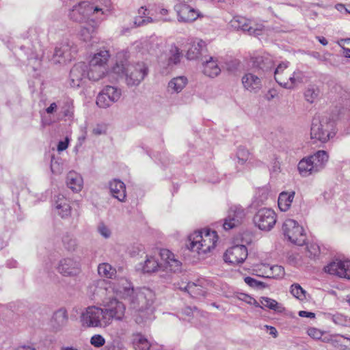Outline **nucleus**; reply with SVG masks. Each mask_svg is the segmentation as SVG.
Wrapping results in <instances>:
<instances>
[{"instance_id":"obj_37","label":"nucleus","mask_w":350,"mask_h":350,"mask_svg":"<svg viewBox=\"0 0 350 350\" xmlns=\"http://www.w3.org/2000/svg\"><path fill=\"white\" fill-rule=\"evenodd\" d=\"M110 55L107 50L103 49L97 51L91 58L90 63L96 66L107 68V62L109 61Z\"/></svg>"},{"instance_id":"obj_51","label":"nucleus","mask_w":350,"mask_h":350,"mask_svg":"<svg viewBox=\"0 0 350 350\" xmlns=\"http://www.w3.org/2000/svg\"><path fill=\"white\" fill-rule=\"evenodd\" d=\"M104 350H127L124 344L118 340H113L109 342L105 347Z\"/></svg>"},{"instance_id":"obj_40","label":"nucleus","mask_w":350,"mask_h":350,"mask_svg":"<svg viewBox=\"0 0 350 350\" xmlns=\"http://www.w3.org/2000/svg\"><path fill=\"white\" fill-rule=\"evenodd\" d=\"M185 291L193 297H198L199 296H204L205 291L201 285L197 284L194 282H189L184 288Z\"/></svg>"},{"instance_id":"obj_38","label":"nucleus","mask_w":350,"mask_h":350,"mask_svg":"<svg viewBox=\"0 0 350 350\" xmlns=\"http://www.w3.org/2000/svg\"><path fill=\"white\" fill-rule=\"evenodd\" d=\"M289 66L288 62H283L280 63L274 71V78L275 81L282 87L283 83H284L288 77L286 75V70Z\"/></svg>"},{"instance_id":"obj_36","label":"nucleus","mask_w":350,"mask_h":350,"mask_svg":"<svg viewBox=\"0 0 350 350\" xmlns=\"http://www.w3.org/2000/svg\"><path fill=\"white\" fill-rule=\"evenodd\" d=\"M187 79L184 76L174 77L170 81L167 91L170 93H179L186 86Z\"/></svg>"},{"instance_id":"obj_28","label":"nucleus","mask_w":350,"mask_h":350,"mask_svg":"<svg viewBox=\"0 0 350 350\" xmlns=\"http://www.w3.org/2000/svg\"><path fill=\"white\" fill-rule=\"evenodd\" d=\"M61 100L53 102L50 105L45 108V113L49 116L45 117V124H50L58 122L61 120L62 114L59 113Z\"/></svg>"},{"instance_id":"obj_47","label":"nucleus","mask_w":350,"mask_h":350,"mask_svg":"<svg viewBox=\"0 0 350 350\" xmlns=\"http://www.w3.org/2000/svg\"><path fill=\"white\" fill-rule=\"evenodd\" d=\"M291 294L299 300L306 299V291L298 284H293L291 286Z\"/></svg>"},{"instance_id":"obj_41","label":"nucleus","mask_w":350,"mask_h":350,"mask_svg":"<svg viewBox=\"0 0 350 350\" xmlns=\"http://www.w3.org/2000/svg\"><path fill=\"white\" fill-rule=\"evenodd\" d=\"M96 27L93 25L88 24V26H83L81 29L79 36L84 42H88L93 38Z\"/></svg>"},{"instance_id":"obj_62","label":"nucleus","mask_w":350,"mask_h":350,"mask_svg":"<svg viewBox=\"0 0 350 350\" xmlns=\"http://www.w3.org/2000/svg\"><path fill=\"white\" fill-rule=\"evenodd\" d=\"M193 310H197V308L194 307ZM183 313L187 316H189L191 314L193 313V308L191 307H186L185 309H183Z\"/></svg>"},{"instance_id":"obj_16","label":"nucleus","mask_w":350,"mask_h":350,"mask_svg":"<svg viewBox=\"0 0 350 350\" xmlns=\"http://www.w3.org/2000/svg\"><path fill=\"white\" fill-rule=\"evenodd\" d=\"M174 9L177 13L179 22L191 23L200 16V12L189 5L187 3L180 2L175 5Z\"/></svg>"},{"instance_id":"obj_15","label":"nucleus","mask_w":350,"mask_h":350,"mask_svg":"<svg viewBox=\"0 0 350 350\" xmlns=\"http://www.w3.org/2000/svg\"><path fill=\"white\" fill-rule=\"evenodd\" d=\"M57 270L63 276H76L81 272V264L74 258H65L59 262Z\"/></svg>"},{"instance_id":"obj_5","label":"nucleus","mask_w":350,"mask_h":350,"mask_svg":"<svg viewBox=\"0 0 350 350\" xmlns=\"http://www.w3.org/2000/svg\"><path fill=\"white\" fill-rule=\"evenodd\" d=\"M107 3L103 8L98 7H94V4L89 1H81L77 5H75L69 12L70 18L77 23H88L89 17L91 15H94L99 12L103 14H106L109 11V1H105Z\"/></svg>"},{"instance_id":"obj_30","label":"nucleus","mask_w":350,"mask_h":350,"mask_svg":"<svg viewBox=\"0 0 350 350\" xmlns=\"http://www.w3.org/2000/svg\"><path fill=\"white\" fill-rule=\"evenodd\" d=\"M206 50V44L202 40L196 39L193 40L187 53L188 59H196L199 58L202 53Z\"/></svg>"},{"instance_id":"obj_10","label":"nucleus","mask_w":350,"mask_h":350,"mask_svg":"<svg viewBox=\"0 0 350 350\" xmlns=\"http://www.w3.org/2000/svg\"><path fill=\"white\" fill-rule=\"evenodd\" d=\"M124 304L116 299H109L105 305L103 311L104 320L109 326L113 320L122 321L125 314Z\"/></svg>"},{"instance_id":"obj_18","label":"nucleus","mask_w":350,"mask_h":350,"mask_svg":"<svg viewBox=\"0 0 350 350\" xmlns=\"http://www.w3.org/2000/svg\"><path fill=\"white\" fill-rule=\"evenodd\" d=\"M88 65L85 62L75 64L70 71V85L72 88H79L88 77Z\"/></svg>"},{"instance_id":"obj_2","label":"nucleus","mask_w":350,"mask_h":350,"mask_svg":"<svg viewBox=\"0 0 350 350\" xmlns=\"http://www.w3.org/2000/svg\"><path fill=\"white\" fill-rule=\"evenodd\" d=\"M189 249L200 254H206L215 248L218 236L215 230L204 229L196 231L189 237Z\"/></svg>"},{"instance_id":"obj_48","label":"nucleus","mask_w":350,"mask_h":350,"mask_svg":"<svg viewBox=\"0 0 350 350\" xmlns=\"http://www.w3.org/2000/svg\"><path fill=\"white\" fill-rule=\"evenodd\" d=\"M319 95V90L313 85L309 86L304 93L306 100L312 103Z\"/></svg>"},{"instance_id":"obj_44","label":"nucleus","mask_w":350,"mask_h":350,"mask_svg":"<svg viewBox=\"0 0 350 350\" xmlns=\"http://www.w3.org/2000/svg\"><path fill=\"white\" fill-rule=\"evenodd\" d=\"M115 269L108 263L100 264L98 267V273L100 276L111 278L115 274Z\"/></svg>"},{"instance_id":"obj_25","label":"nucleus","mask_w":350,"mask_h":350,"mask_svg":"<svg viewBox=\"0 0 350 350\" xmlns=\"http://www.w3.org/2000/svg\"><path fill=\"white\" fill-rule=\"evenodd\" d=\"M230 25L237 30L247 31L250 35H258V29H254L250 25V21L243 16H235L230 21Z\"/></svg>"},{"instance_id":"obj_20","label":"nucleus","mask_w":350,"mask_h":350,"mask_svg":"<svg viewBox=\"0 0 350 350\" xmlns=\"http://www.w3.org/2000/svg\"><path fill=\"white\" fill-rule=\"evenodd\" d=\"M112 288L117 296L128 301L135 292L131 283L124 278L114 282Z\"/></svg>"},{"instance_id":"obj_32","label":"nucleus","mask_w":350,"mask_h":350,"mask_svg":"<svg viewBox=\"0 0 350 350\" xmlns=\"http://www.w3.org/2000/svg\"><path fill=\"white\" fill-rule=\"evenodd\" d=\"M305 77L302 71L299 70H295L283 83L282 88L288 90L293 89L295 86L304 83Z\"/></svg>"},{"instance_id":"obj_59","label":"nucleus","mask_w":350,"mask_h":350,"mask_svg":"<svg viewBox=\"0 0 350 350\" xmlns=\"http://www.w3.org/2000/svg\"><path fill=\"white\" fill-rule=\"evenodd\" d=\"M299 316L301 317H306L310 319H314L315 317V314L312 312H308L305 310H301L299 312Z\"/></svg>"},{"instance_id":"obj_52","label":"nucleus","mask_w":350,"mask_h":350,"mask_svg":"<svg viewBox=\"0 0 350 350\" xmlns=\"http://www.w3.org/2000/svg\"><path fill=\"white\" fill-rule=\"evenodd\" d=\"M90 342L93 347L100 348L105 345V339L101 334H94L90 338Z\"/></svg>"},{"instance_id":"obj_33","label":"nucleus","mask_w":350,"mask_h":350,"mask_svg":"<svg viewBox=\"0 0 350 350\" xmlns=\"http://www.w3.org/2000/svg\"><path fill=\"white\" fill-rule=\"evenodd\" d=\"M133 344L135 350H162L161 347L157 345H150L141 334L135 335Z\"/></svg>"},{"instance_id":"obj_56","label":"nucleus","mask_w":350,"mask_h":350,"mask_svg":"<svg viewBox=\"0 0 350 350\" xmlns=\"http://www.w3.org/2000/svg\"><path fill=\"white\" fill-rule=\"evenodd\" d=\"M98 231L105 238H109L111 235L110 230L103 223L98 225Z\"/></svg>"},{"instance_id":"obj_39","label":"nucleus","mask_w":350,"mask_h":350,"mask_svg":"<svg viewBox=\"0 0 350 350\" xmlns=\"http://www.w3.org/2000/svg\"><path fill=\"white\" fill-rule=\"evenodd\" d=\"M260 303L262 305V306H260L261 308L266 307L279 312H282L284 310V308L282 304L269 297H261Z\"/></svg>"},{"instance_id":"obj_54","label":"nucleus","mask_w":350,"mask_h":350,"mask_svg":"<svg viewBox=\"0 0 350 350\" xmlns=\"http://www.w3.org/2000/svg\"><path fill=\"white\" fill-rule=\"evenodd\" d=\"M332 320L336 325H346V317L340 314H334L332 317Z\"/></svg>"},{"instance_id":"obj_50","label":"nucleus","mask_w":350,"mask_h":350,"mask_svg":"<svg viewBox=\"0 0 350 350\" xmlns=\"http://www.w3.org/2000/svg\"><path fill=\"white\" fill-rule=\"evenodd\" d=\"M244 281L248 286L256 289H263L267 287L265 283L258 281L252 277H245L244 278Z\"/></svg>"},{"instance_id":"obj_1","label":"nucleus","mask_w":350,"mask_h":350,"mask_svg":"<svg viewBox=\"0 0 350 350\" xmlns=\"http://www.w3.org/2000/svg\"><path fill=\"white\" fill-rule=\"evenodd\" d=\"M148 68L144 62L130 64L124 54H118V61L113 67V72L125 77L128 86H137L148 75Z\"/></svg>"},{"instance_id":"obj_3","label":"nucleus","mask_w":350,"mask_h":350,"mask_svg":"<svg viewBox=\"0 0 350 350\" xmlns=\"http://www.w3.org/2000/svg\"><path fill=\"white\" fill-rule=\"evenodd\" d=\"M329 155L325 150H318L312 155L303 158L297 169L301 176L306 177L322 170L326 165Z\"/></svg>"},{"instance_id":"obj_27","label":"nucleus","mask_w":350,"mask_h":350,"mask_svg":"<svg viewBox=\"0 0 350 350\" xmlns=\"http://www.w3.org/2000/svg\"><path fill=\"white\" fill-rule=\"evenodd\" d=\"M162 267L163 264L159 263L154 256H146L144 262L138 265L137 269L142 270L143 273H150L157 271Z\"/></svg>"},{"instance_id":"obj_26","label":"nucleus","mask_w":350,"mask_h":350,"mask_svg":"<svg viewBox=\"0 0 350 350\" xmlns=\"http://www.w3.org/2000/svg\"><path fill=\"white\" fill-rule=\"evenodd\" d=\"M253 66L261 70L263 72L271 70L273 66V60L269 55H257L252 58Z\"/></svg>"},{"instance_id":"obj_8","label":"nucleus","mask_w":350,"mask_h":350,"mask_svg":"<svg viewBox=\"0 0 350 350\" xmlns=\"http://www.w3.org/2000/svg\"><path fill=\"white\" fill-rule=\"evenodd\" d=\"M283 234L292 243L303 245L306 242V234L301 226L294 219H288L282 225Z\"/></svg>"},{"instance_id":"obj_11","label":"nucleus","mask_w":350,"mask_h":350,"mask_svg":"<svg viewBox=\"0 0 350 350\" xmlns=\"http://www.w3.org/2000/svg\"><path fill=\"white\" fill-rule=\"evenodd\" d=\"M253 221L260 230L269 231L276 223V214L271 208H263L256 212Z\"/></svg>"},{"instance_id":"obj_19","label":"nucleus","mask_w":350,"mask_h":350,"mask_svg":"<svg viewBox=\"0 0 350 350\" xmlns=\"http://www.w3.org/2000/svg\"><path fill=\"white\" fill-rule=\"evenodd\" d=\"M160 256L163 261L164 269L173 273H179L182 270V263L175 258L174 254L167 249L160 251Z\"/></svg>"},{"instance_id":"obj_24","label":"nucleus","mask_w":350,"mask_h":350,"mask_svg":"<svg viewBox=\"0 0 350 350\" xmlns=\"http://www.w3.org/2000/svg\"><path fill=\"white\" fill-rule=\"evenodd\" d=\"M242 83L245 90L256 93L262 88L261 79L252 73H246L242 77Z\"/></svg>"},{"instance_id":"obj_22","label":"nucleus","mask_w":350,"mask_h":350,"mask_svg":"<svg viewBox=\"0 0 350 350\" xmlns=\"http://www.w3.org/2000/svg\"><path fill=\"white\" fill-rule=\"evenodd\" d=\"M54 210L62 219L68 218L71 215L69 201L63 195L55 197Z\"/></svg>"},{"instance_id":"obj_17","label":"nucleus","mask_w":350,"mask_h":350,"mask_svg":"<svg viewBox=\"0 0 350 350\" xmlns=\"http://www.w3.org/2000/svg\"><path fill=\"white\" fill-rule=\"evenodd\" d=\"M324 270L329 274L350 280V260H334L325 267Z\"/></svg>"},{"instance_id":"obj_7","label":"nucleus","mask_w":350,"mask_h":350,"mask_svg":"<svg viewBox=\"0 0 350 350\" xmlns=\"http://www.w3.org/2000/svg\"><path fill=\"white\" fill-rule=\"evenodd\" d=\"M81 325L85 327H106L107 324L104 320L103 308L97 306H89L81 313Z\"/></svg>"},{"instance_id":"obj_6","label":"nucleus","mask_w":350,"mask_h":350,"mask_svg":"<svg viewBox=\"0 0 350 350\" xmlns=\"http://www.w3.org/2000/svg\"><path fill=\"white\" fill-rule=\"evenodd\" d=\"M154 300V293L147 288L135 291V294L130 298L129 304L130 308L136 312H145L146 314L152 312L150 307Z\"/></svg>"},{"instance_id":"obj_4","label":"nucleus","mask_w":350,"mask_h":350,"mask_svg":"<svg viewBox=\"0 0 350 350\" xmlns=\"http://www.w3.org/2000/svg\"><path fill=\"white\" fill-rule=\"evenodd\" d=\"M335 123L327 117H314L310 128L311 139L326 143L335 135Z\"/></svg>"},{"instance_id":"obj_29","label":"nucleus","mask_w":350,"mask_h":350,"mask_svg":"<svg viewBox=\"0 0 350 350\" xmlns=\"http://www.w3.org/2000/svg\"><path fill=\"white\" fill-rule=\"evenodd\" d=\"M109 189L113 198L120 202H124L126 199V187L123 182L115 179L109 183Z\"/></svg>"},{"instance_id":"obj_61","label":"nucleus","mask_w":350,"mask_h":350,"mask_svg":"<svg viewBox=\"0 0 350 350\" xmlns=\"http://www.w3.org/2000/svg\"><path fill=\"white\" fill-rule=\"evenodd\" d=\"M265 327L267 329H269V334L272 335L274 338H275L278 335V332L274 327L265 325Z\"/></svg>"},{"instance_id":"obj_57","label":"nucleus","mask_w":350,"mask_h":350,"mask_svg":"<svg viewBox=\"0 0 350 350\" xmlns=\"http://www.w3.org/2000/svg\"><path fill=\"white\" fill-rule=\"evenodd\" d=\"M69 141V138L66 137L65 140L59 142L57 144V150L59 152L65 150L68 146Z\"/></svg>"},{"instance_id":"obj_55","label":"nucleus","mask_w":350,"mask_h":350,"mask_svg":"<svg viewBox=\"0 0 350 350\" xmlns=\"http://www.w3.org/2000/svg\"><path fill=\"white\" fill-rule=\"evenodd\" d=\"M308 334L312 338L320 339L323 336V332L315 327H310L307 331Z\"/></svg>"},{"instance_id":"obj_14","label":"nucleus","mask_w":350,"mask_h":350,"mask_svg":"<svg viewBox=\"0 0 350 350\" xmlns=\"http://www.w3.org/2000/svg\"><path fill=\"white\" fill-rule=\"evenodd\" d=\"M248 255L247 249L243 245H236L226 250L224 258L226 262L232 265L243 263Z\"/></svg>"},{"instance_id":"obj_53","label":"nucleus","mask_w":350,"mask_h":350,"mask_svg":"<svg viewBox=\"0 0 350 350\" xmlns=\"http://www.w3.org/2000/svg\"><path fill=\"white\" fill-rule=\"evenodd\" d=\"M269 269L268 264H258L254 266L253 271L256 272V275L260 277L267 278V270Z\"/></svg>"},{"instance_id":"obj_13","label":"nucleus","mask_w":350,"mask_h":350,"mask_svg":"<svg viewBox=\"0 0 350 350\" xmlns=\"http://www.w3.org/2000/svg\"><path fill=\"white\" fill-rule=\"evenodd\" d=\"M245 217V212L241 206L238 205L232 206L224 219L223 228L226 230L235 228L243 222Z\"/></svg>"},{"instance_id":"obj_34","label":"nucleus","mask_w":350,"mask_h":350,"mask_svg":"<svg viewBox=\"0 0 350 350\" xmlns=\"http://www.w3.org/2000/svg\"><path fill=\"white\" fill-rule=\"evenodd\" d=\"M107 72V68L96 66L89 62L88 66V78L92 81H98L104 77Z\"/></svg>"},{"instance_id":"obj_9","label":"nucleus","mask_w":350,"mask_h":350,"mask_svg":"<svg viewBox=\"0 0 350 350\" xmlns=\"http://www.w3.org/2000/svg\"><path fill=\"white\" fill-rule=\"evenodd\" d=\"M77 46L67 40L62 42L55 49L51 58L53 64H67L72 61L77 53Z\"/></svg>"},{"instance_id":"obj_64","label":"nucleus","mask_w":350,"mask_h":350,"mask_svg":"<svg viewBox=\"0 0 350 350\" xmlns=\"http://www.w3.org/2000/svg\"><path fill=\"white\" fill-rule=\"evenodd\" d=\"M15 350H36V349L31 347L29 346H20L17 347Z\"/></svg>"},{"instance_id":"obj_23","label":"nucleus","mask_w":350,"mask_h":350,"mask_svg":"<svg viewBox=\"0 0 350 350\" xmlns=\"http://www.w3.org/2000/svg\"><path fill=\"white\" fill-rule=\"evenodd\" d=\"M202 67L203 73L211 78L217 77L221 72L217 59L212 56H209L205 60H203Z\"/></svg>"},{"instance_id":"obj_45","label":"nucleus","mask_w":350,"mask_h":350,"mask_svg":"<svg viewBox=\"0 0 350 350\" xmlns=\"http://www.w3.org/2000/svg\"><path fill=\"white\" fill-rule=\"evenodd\" d=\"M63 244L65 249L69 252H73L76 250L77 243L76 239L69 234H66L63 237Z\"/></svg>"},{"instance_id":"obj_35","label":"nucleus","mask_w":350,"mask_h":350,"mask_svg":"<svg viewBox=\"0 0 350 350\" xmlns=\"http://www.w3.org/2000/svg\"><path fill=\"white\" fill-rule=\"evenodd\" d=\"M295 195V191H282L280 193L278 203V207L282 211L285 212L290 208Z\"/></svg>"},{"instance_id":"obj_49","label":"nucleus","mask_w":350,"mask_h":350,"mask_svg":"<svg viewBox=\"0 0 350 350\" xmlns=\"http://www.w3.org/2000/svg\"><path fill=\"white\" fill-rule=\"evenodd\" d=\"M180 52L178 47L174 46L170 49V56L168 58V64H176L180 62Z\"/></svg>"},{"instance_id":"obj_42","label":"nucleus","mask_w":350,"mask_h":350,"mask_svg":"<svg viewBox=\"0 0 350 350\" xmlns=\"http://www.w3.org/2000/svg\"><path fill=\"white\" fill-rule=\"evenodd\" d=\"M267 271V278H282L285 274L284 267L280 265L269 266Z\"/></svg>"},{"instance_id":"obj_12","label":"nucleus","mask_w":350,"mask_h":350,"mask_svg":"<svg viewBox=\"0 0 350 350\" xmlns=\"http://www.w3.org/2000/svg\"><path fill=\"white\" fill-rule=\"evenodd\" d=\"M121 94L120 89L107 85L97 96L96 105L100 108H107L120 99Z\"/></svg>"},{"instance_id":"obj_60","label":"nucleus","mask_w":350,"mask_h":350,"mask_svg":"<svg viewBox=\"0 0 350 350\" xmlns=\"http://www.w3.org/2000/svg\"><path fill=\"white\" fill-rule=\"evenodd\" d=\"M336 9L342 12L345 11L346 13L350 14V10H347V8L345 6V5L342 3H338L335 5Z\"/></svg>"},{"instance_id":"obj_58","label":"nucleus","mask_w":350,"mask_h":350,"mask_svg":"<svg viewBox=\"0 0 350 350\" xmlns=\"http://www.w3.org/2000/svg\"><path fill=\"white\" fill-rule=\"evenodd\" d=\"M278 91L275 89H271L269 90L267 94H265V98L267 100H271L272 99L275 98L278 96Z\"/></svg>"},{"instance_id":"obj_43","label":"nucleus","mask_w":350,"mask_h":350,"mask_svg":"<svg viewBox=\"0 0 350 350\" xmlns=\"http://www.w3.org/2000/svg\"><path fill=\"white\" fill-rule=\"evenodd\" d=\"M73 106L72 101L70 100H66V101H62L60 104L59 113L62 114L61 120L64 117H71L73 114Z\"/></svg>"},{"instance_id":"obj_21","label":"nucleus","mask_w":350,"mask_h":350,"mask_svg":"<svg viewBox=\"0 0 350 350\" xmlns=\"http://www.w3.org/2000/svg\"><path fill=\"white\" fill-rule=\"evenodd\" d=\"M68 321L67 311L64 308H60L53 313L49 321V326L53 332H57L67 325Z\"/></svg>"},{"instance_id":"obj_63","label":"nucleus","mask_w":350,"mask_h":350,"mask_svg":"<svg viewBox=\"0 0 350 350\" xmlns=\"http://www.w3.org/2000/svg\"><path fill=\"white\" fill-rule=\"evenodd\" d=\"M317 39L319 41V42L323 44V46H326L328 43L327 40H326L325 38L323 37V36H318L317 37Z\"/></svg>"},{"instance_id":"obj_46","label":"nucleus","mask_w":350,"mask_h":350,"mask_svg":"<svg viewBox=\"0 0 350 350\" xmlns=\"http://www.w3.org/2000/svg\"><path fill=\"white\" fill-rule=\"evenodd\" d=\"M250 154L247 149L244 147H239L237 152V157L238 159V163L240 165H244L247 161L250 159Z\"/></svg>"},{"instance_id":"obj_31","label":"nucleus","mask_w":350,"mask_h":350,"mask_svg":"<svg viewBox=\"0 0 350 350\" xmlns=\"http://www.w3.org/2000/svg\"><path fill=\"white\" fill-rule=\"evenodd\" d=\"M66 185L72 191L79 192L83 188V180L79 174L70 171L66 176Z\"/></svg>"}]
</instances>
